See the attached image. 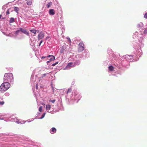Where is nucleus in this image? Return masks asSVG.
<instances>
[{"label": "nucleus", "mask_w": 147, "mask_h": 147, "mask_svg": "<svg viewBox=\"0 0 147 147\" xmlns=\"http://www.w3.org/2000/svg\"><path fill=\"white\" fill-rule=\"evenodd\" d=\"M44 36V34L42 32H40L38 35V40H39L43 38Z\"/></svg>", "instance_id": "nucleus-4"}, {"label": "nucleus", "mask_w": 147, "mask_h": 147, "mask_svg": "<svg viewBox=\"0 0 147 147\" xmlns=\"http://www.w3.org/2000/svg\"><path fill=\"white\" fill-rule=\"evenodd\" d=\"M51 3H49L47 4V7L49 8L51 5Z\"/></svg>", "instance_id": "nucleus-24"}, {"label": "nucleus", "mask_w": 147, "mask_h": 147, "mask_svg": "<svg viewBox=\"0 0 147 147\" xmlns=\"http://www.w3.org/2000/svg\"><path fill=\"white\" fill-rule=\"evenodd\" d=\"M58 63V62H56L55 63L53 64H52V66H55V65L56 64H57Z\"/></svg>", "instance_id": "nucleus-26"}, {"label": "nucleus", "mask_w": 147, "mask_h": 147, "mask_svg": "<svg viewBox=\"0 0 147 147\" xmlns=\"http://www.w3.org/2000/svg\"><path fill=\"white\" fill-rule=\"evenodd\" d=\"M15 19L13 18H10V20L9 21V22L10 23H12L14 22Z\"/></svg>", "instance_id": "nucleus-11"}, {"label": "nucleus", "mask_w": 147, "mask_h": 147, "mask_svg": "<svg viewBox=\"0 0 147 147\" xmlns=\"http://www.w3.org/2000/svg\"><path fill=\"white\" fill-rule=\"evenodd\" d=\"M109 69L110 71H113L114 67L112 66H110L109 67Z\"/></svg>", "instance_id": "nucleus-12"}, {"label": "nucleus", "mask_w": 147, "mask_h": 147, "mask_svg": "<svg viewBox=\"0 0 147 147\" xmlns=\"http://www.w3.org/2000/svg\"><path fill=\"white\" fill-rule=\"evenodd\" d=\"M45 114H46L45 113H43V114L42 115L41 117L40 118L41 119H42L44 117H45Z\"/></svg>", "instance_id": "nucleus-22"}, {"label": "nucleus", "mask_w": 147, "mask_h": 147, "mask_svg": "<svg viewBox=\"0 0 147 147\" xmlns=\"http://www.w3.org/2000/svg\"><path fill=\"white\" fill-rule=\"evenodd\" d=\"M52 57H51L50 59V61H51L53 60H54L55 59V57L53 56H52Z\"/></svg>", "instance_id": "nucleus-19"}, {"label": "nucleus", "mask_w": 147, "mask_h": 147, "mask_svg": "<svg viewBox=\"0 0 147 147\" xmlns=\"http://www.w3.org/2000/svg\"><path fill=\"white\" fill-rule=\"evenodd\" d=\"M51 108V106L50 105H46V109L47 110H49Z\"/></svg>", "instance_id": "nucleus-10"}, {"label": "nucleus", "mask_w": 147, "mask_h": 147, "mask_svg": "<svg viewBox=\"0 0 147 147\" xmlns=\"http://www.w3.org/2000/svg\"><path fill=\"white\" fill-rule=\"evenodd\" d=\"M2 19H5V18H4L3 17V18H2Z\"/></svg>", "instance_id": "nucleus-37"}, {"label": "nucleus", "mask_w": 147, "mask_h": 147, "mask_svg": "<svg viewBox=\"0 0 147 147\" xmlns=\"http://www.w3.org/2000/svg\"><path fill=\"white\" fill-rule=\"evenodd\" d=\"M9 14V9H8L6 12V14L7 15H8Z\"/></svg>", "instance_id": "nucleus-25"}, {"label": "nucleus", "mask_w": 147, "mask_h": 147, "mask_svg": "<svg viewBox=\"0 0 147 147\" xmlns=\"http://www.w3.org/2000/svg\"><path fill=\"white\" fill-rule=\"evenodd\" d=\"M73 64V63L72 62H71L68 63L66 66V68L67 69H68L70 67L72 66Z\"/></svg>", "instance_id": "nucleus-9"}, {"label": "nucleus", "mask_w": 147, "mask_h": 147, "mask_svg": "<svg viewBox=\"0 0 147 147\" xmlns=\"http://www.w3.org/2000/svg\"><path fill=\"white\" fill-rule=\"evenodd\" d=\"M14 10L15 11H16L17 13H18V12L19 11V9L18 7H14Z\"/></svg>", "instance_id": "nucleus-15"}, {"label": "nucleus", "mask_w": 147, "mask_h": 147, "mask_svg": "<svg viewBox=\"0 0 147 147\" xmlns=\"http://www.w3.org/2000/svg\"><path fill=\"white\" fill-rule=\"evenodd\" d=\"M67 39L69 43H71V41L70 38L69 37H67Z\"/></svg>", "instance_id": "nucleus-20"}, {"label": "nucleus", "mask_w": 147, "mask_h": 147, "mask_svg": "<svg viewBox=\"0 0 147 147\" xmlns=\"http://www.w3.org/2000/svg\"><path fill=\"white\" fill-rule=\"evenodd\" d=\"M32 3V0H30L27 2V4L28 5H30Z\"/></svg>", "instance_id": "nucleus-13"}, {"label": "nucleus", "mask_w": 147, "mask_h": 147, "mask_svg": "<svg viewBox=\"0 0 147 147\" xmlns=\"http://www.w3.org/2000/svg\"><path fill=\"white\" fill-rule=\"evenodd\" d=\"M13 76L12 73H8L5 74L4 77V81L11 82L13 81Z\"/></svg>", "instance_id": "nucleus-2"}, {"label": "nucleus", "mask_w": 147, "mask_h": 147, "mask_svg": "<svg viewBox=\"0 0 147 147\" xmlns=\"http://www.w3.org/2000/svg\"><path fill=\"white\" fill-rule=\"evenodd\" d=\"M2 17V16L1 15H0V19H1Z\"/></svg>", "instance_id": "nucleus-33"}, {"label": "nucleus", "mask_w": 147, "mask_h": 147, "mask_svg": "<svg viewBox=\"0 0 147 147\" xmlns=\"http://www.w3.org/2000/svg\"><path fill=\"white\" fill-rule=\"evenodd\" d=\"M49 13L51 15H54L55 14L54 10L53 9H50L49 10Z\"/></svg>", "instance_id": "nucleus-6"}, {"label": "nucleus", "mask_w": 147, "mask_h": 147, "mask_svg": "<svg viewBox=\"0 0 147 147\" xmlns=\"http://www.w3.org/2000/svg\"><path fill=\"white\" fill-rule=\"evenodd\" d=\"M9 83L5 82L3 83L0 86V91L2 93L5 92L10 87Z\"/></svg>", "instance_id": "nucleus-1"}, {"label": "nucleus", "mask_w": 147, "mask_h": 147, "mask_svg": "<svg viewBox=\"0 0 147 147\" xmlns=\"http://www.w3.org/2000/svg\"><path fill=\"white\" fill-rule=\"evenodd\" d=\"M19 29L20 30V31L22 32L23 33L27 35H29V33L26 30L24 29L21 28H20Z\"/></svg>", "instance_id": "nucleus-5"}, {"label": "nucleus", "mask_w": 147, "mask_h": 147, "mask_svg": "<svg viewBox=\"0 0 147 147\" xmlns=\"http://www.w3.org/2000/svg\"><path fill=\"white\" fill-rule=\"evenodd\" d=\"M42 105H45V104H44V103L42 104Z\"/></svg>", "instance_id": "nucleus-35"}, {"label": "nucleus", "mask_w": 147, "mask_h": 147, "mask_svg": "<svg viewBox=\"0 0 147 147\" xmlns=\"http://www.w3.org/2000/svg\"><path fill=\"white\" fill-rule=\"evenodd\" d=\"M143 23L140 22L137 24V26L138 28H139L142 27L143 26Z\"/></svg>", "instance_id": "nucleus-8"}, {"label": "nucleus", "mask_w": 147, "mask_h": 147, "mask_svg": "<svg viewBox=\"0 0 147 147\" xmlns=\"http://www.w3.org/2000/svg\"><path fill=\"white\" fill-rule=\"evenodd\" d=\"M42 106H41L39 108V111L40 112H41L42 111Z\"/></svg>", "instance_id": "nucleus-17"}, {"label": "nucleus", "mask_w": 147, "mask_h": 147, "mask_svg": "<svg viewBox=\"0 0 147 147\" xmlns=\"http://www.w3.org/2000/svg\"><path fill=\"white\" fill-rule=\"evenodd\" d=\"M50 102H52L53 103H54L55 101V100H50L49 101Z\"/></svg>", "instance_id": "nucleus-23"}, {"label": "nucleus", "mask_w": 147, "mask_h": 147, "mask_svg": "<svg viewBox=\"0 0 147 147\" xmlns=\"http://www.w3.org/2000/svg\"><path fill=\"white\" fill-rule=\"evenodd\" d=\"M52 56H53L52 55H48V56L47 57H51Z\"/></svg>", "instance_id": "nucleus-31"}, {"label": "nucleus", "mask_w": 147, "mask_h": 147, "mask_svg": "<svg viewBox=\"0 0 147 147\" xmlns=\"http://www.w3.org/2000/svg\"><path fill=\"white\" fill-rule=\"evenodd\" d=\"M144 34H147V29L145 30H144Z\"/></svg>", "instance_id": "nucleus-28"}, {"label": "nucleus", "mask_w": 147, "mask_h": 147, "mask_svg": "<svg viewBox=\"0 0 147 147\" xmlns=\"http://www.w3.org/2000/svg\"><path fill=\"white\" fill-rule=\"evenodd\" d=\"M46 57L42 56V57H41V58H45Z\"/></svg>", "instance_id": "nucleus-32"}, {"label": "nucleus", "mask_w": 147, "mask_h": 147, "mask_svg": "<svg viewBox=\"0 0 147 147\" xmlns=\"http://www.w3.org/2000/svg\"><path fill=\"white\" fill-rule=\"evenodd\" d=\"M56 129L55 127H53L52 128V129L50 131V132L52 134H53L56 133Z\"/></svg>", "instance_id": "nucleus-7"}, {"label": "nucleus", "mask_w": 147, "mask_h": 147, "mask_svg": "<svg viewBox=\"0 0 147 147\" xmlns=\"http://www.w3.org/2000/svg\"><path fill=\"white\" fill-rule=\"evenodd\" d=\"M144 17L145 18L147 19V13H146L145 14V15H144Z\"/></svg>", "instance_id": "nucleus-27"}, {"label": "nucleus", "mask_w": 147, "mask_h": 147, "mask_svg": "<svg viewBox=\"0 0 147 147\" xmlns=\"http://www.w3.org/2000/svg\"><path fill=\"white\" fill-rule=\"evenodd\" d=\"M72 89L71 88H69L67 92V94L68 93H70L71 92Z\"/></svg>", "instance_id": "nucleus-16"}, {"label": "nucleus", "mask_w": 147, "mask_h": 147, "mask_svg": "<svg viewBox=\"0 0 147 147\" xmlns=\"http://www.w3.org/2000/svg\"><path fill=\"white\" fill-rule=\"evenodd\" d=\"M20 31V29L18 30H17L15 32V34L16 35H17L18 34Z\"/></svg>", "instance_id": "nucleus-18"}, {"label": "nucleus", "mask_w": 147, "mask_h": 147, "mask_svg": "<svg viewBox=\"0 0 147 147\" xmlns=\"http://www.w3.org/2000/svg\"><path fill=\"white\" fill-rule=\"evenodd\" d=\"M30 31L32 33H34V34H36V32L38 31L35 30H30Z\"/></svg>", "instance_id": "nucleus-14"}, {"label": "nucleus", "mask_w": 147, "mask_h": 147, "mask_svg": "<svg viewBox=\"0 0 147 147\" xmlns=\"http://www.w3.org/2000/svg\"><path fill=\"white\" fill-rule=\"evenodd\" d=\"M78 51L81 52L84 50V44L82 42H81L79 45Z\"/></svg>", "instance_id": "nucleus-3"}, {"label": "nucleus", "mask_w": 147, "mask_h": 147, "mask_svg": "<svg viewBox=\"0 0 147 147\" xmlns=\"http://www.w3.org/2000/svg\"><path fill=\"white\" fill-rule=\"evenodd\" d=\"M36 88H37L38 87V86H37V85H36Z\"/></svg>", "instance_id": "nucleus-36"}, {"label": "nucleus", "mask_w": 147, "mask_h": 147, "mask_svg": "<svg viewBox=\"0 0 147 147\" xmlns=\"http://www.w3.org/2000/svg\"><path fill=\"white\" fill-rule=\"evenodd\" d=\"M5 103V102L3 101H0V105H3Z\"/></svg>", "instance_id": "nucleus-21"}, {"label": "nucleus", "mask_w": 147, "mask_h": 147, "mask_svg": "<svg viewBox=\"0 0 147 147\" xmlns=\"http://www.w3.org/2000/svg\"><path fill=\"white\" fill-rule=\"evenodd\" d=\"M50 61H48L47 62V63H49L50 62Z\"/></svg>", "instance_id": "nucleus-34"}, {"label": "nucleus", "mask_w": 147, "mask_h": 147, "mask_svg": "<svg viewBox=\"0 0 147 147\" xmlns=\"http://www.w3.org/2000/svg\"><path fill=\"white\" fill-rule=\"evenodd\" d=\"M46 74H44L42 75V77H45L46 76Z\"/></svg>", "instance_id": "nucleus-30"}, {"label": "nucleus", "mask_w": 147, "mask_h": 147, "mask_svg": "<svg viewBox=\"0 0 147 147\" xmlns=\"http://www.w3.org/2000/svg\"><path fill=\"white\" fill-rule=\"evenodd\" d=\"M43 42L42 40H41V41L40 42V43L39 44V46H40V45Z\"/></svg>", "instance_id": "nucleus-29"}]
</instances>
